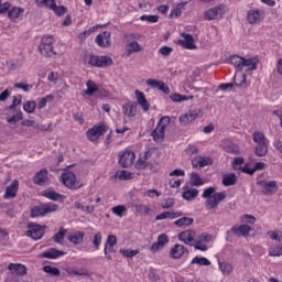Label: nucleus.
Returning <instances> with one entry per match:
<instances>
[{"mask_svg":"<svg viewBox=\"0 0 282 282\" xmlns=\"http://www.w3.org/2000/svg\"><path fill=\"white\" fill-rule=\"evenodd\" d=\"M199 116H202V110H189L178 118V122L181 127H186L191 124V122H194V120H197Z\"/></svg>","mask_w":282,"mask_h":282,"instance_id":"11","label":"nucleus"},{"mask_svg":"<svg viewBox=\"0 0 282 282\" xmlns=\"http://www.w3.org/2000/svg\"><path fill=\"white\" fill-rule=\"evenodd\" d=\"M268 144L269 143L257 144L256 155H258V158H265V155H268Z\"/></svg>","mask_w":282,"mask_h":282,"instance_id":"45","label":"nucleus"},{"mask_svg":"<svg viewBox=\"0 0 282 282\" xmlns=\"http://www.w3.org/2000/svg\"><path fill=\"white\" fill-rule=\"evenodd\" d=\"M23 109L26 113H34L36 109V101L34 100L26 101L23 106Z\"/></svg>","mask_w":282,"mask_h":282,"instance_id":"55","label":"nucleus"},{"mask_svg":"<svg viewBox=\"0 0 282 282\" xmlns=\"http://www.w3.org/2000/svg\"><path fill=\"white\" fill-rule=\"evenodd\" d=\"M65 252L56 249H48L44 251L41 257L43 259H58L59 257H64Z\"/></svg>","mask_w":282,"mask_h":282,"instance_id":"30","label":"nucleus"},{"mask_svg":"<svg viewBox=\"0 0 282 282\" xmlns=\"http://www.w3.org/2000/svg\"><path fill=\"white\" fill-rule=\"evenodd\" d=\"M252 140L256 142V144H270V141H268V138H265V134L261 131H254L252 134Z\"/></svg>","mask_w":282,"mask_h":282,"instance_id":"36","label":"nucleus"},{"mask_svg":"<svg viewBox=\"0 0 282 282\" xmlns=\"http://www.w3.org/2000/svg\"><path fill=\"white\" fill-rule=\"evenodd\" d=\"M257 65H259V58H243L242 67H246V69H248L249 72L257 69Z\"/></svg>","mask_w":282,"mask_h":282,"instance_id":"35","label":"nucleus"},{"mask_svg":"<svg viewBox=\"0 0 282 282\" xmlns=\"http://www.w3.org/2000/svg\"><path fill=\"white\" fill-rule=\"evenodd\" d=\"M4 282H19V275H15L14 273H12V271H9L7 273Z\"/></svg>","mask_w":282,"mask_h":282,"instance_id":"64","label":"nucleus"},{"mask_svg":"<svg viewBox=\"0 0 282 282\" xmlns=\"http://www.w3.org/2000/svg\"><path fill=\"white\" fill-rule=\"evenodd\" d=\"M122 112L128 118H135V116L138 115V105L133 102H127L122 106Z\"/></svg>","mask_w":282,"mask_h":282,"instance_id":"27","label":"nucleus"},{"mask_svg":"<svg viewBox=\"0 0 282 282\" xmlns=\"http://www.w3.org/2000/svg\"><path fill=\"white\" fill-rule=\"evenodd\" d=\"M181 36L183 40H176V45H180V47H184L185 50H197V45H195V39L193 35L188 33H182Z\"/></svg>","mask_w":282,"mask_h":282,"instance_id":"12","label":"nucleus"},{"mask_svg":"<svg viewBox=\"0 0 282 282\" xmlns=\"http://www.w3.org/2000/svg\"><path fill=\"white\" fill-rule=\"evenodd\" d=\"M231 231L237 237H248V235H250V232H252V227H250L249 225L234 226L231 228Z\"/></svg>","mask_w":282,"mask_h":282,"instance_id":"25","label":"nucleus"},{"mask_svg":"<svg viewBox=\"0 0 282 282\" xmlns=\"http://www.w3.org/2000/svg\"><path fill=\"white\" fill-rule=\"evenodd\" d=\"M213 160L208 156H196L192 160L193 169H204V166H210Z\"/></svg>","mask_w":282,"mask_h":282,"instance_id":"20","label":"nucleus"},{"mask_svg":"<svg viewBox=\"0 0 282 282\" xmlns=\"http://www.w3.org/2000/svg\"><path fill=\"white\" fill-rule=\"evenodd\" d=\"M26 228V237H30L33 241H39V239H43L46 226H42L36 223H29Z\"/></svg>","mask_w":282,"mask_h":282,"instance_id":"5","label":"nucleus"},{"mask_svg":"<svg viewBox=\"0 0 282 282\" xmlns=\"http://www.w3.org/2000/svg\"><path fill=\"white\" fill-rule=\"evenodd\" d=\"M257 185L260 186L262 195H276L279 192V183L276 181H257Z\"/></svg>","mask_w":282,"mask_h":282,"instance_id":"7","label":"nucleus"},{"mask_svg":"<svg viewBox=\"0 0 282 282\" xmlns=\"http://www.w3.org/2000/svg\"><path fill=\"white\" fill-rule=\"evenodd\" d=\"M86 90H85V95L86 96H94V94H96V91H99L100 89V85L96 84V82L89 79L87 83H86Z\"/></svg>","mask_w":282,"mask_h":282,"instance_id":"32","label":"nucleus"},{"mask_svg":"<svg viewBox=\"0 0 282 282\" xmlns=\"http://www.w3.org/2000/svg\"><path fill=\"white\" fill-rule=\"evenodd\" d=\"M105 133H107V126L105 123H97L86 132V135L90 142H98L100 135Z\"/></svg>","mask_w":282,"mask_h":282,"instance_id":"8","label":"nucleus"},{"mask_svg":"<svg viewBox=\"0 0 282 282\" xmlns=\"http://www.w3.org/2000/svg\"><path fill=\"white\" fill-rule=\"evenodd\" d=\"M195 230L187 229L178 234V239L185 243V246H193V242L195 241Z\"/></svg>","mask_w":282,"mask_h":282,"instance_id":"16","label":"nucleus"},{"mask_svg":"<svg viewBox=\"0 0 282 282\" xmlns=\"http://www.w3.org/2000/svg\"><path fill=\"white\" fill-rule=\"evenodd\" d=\"M169 124H171V117L165 116L160 119L156 127H160L161 129L166 131V127H169Z\"/></svg>","mask_w":282,"mask_h":282,"instance_id":"58","label":"nucleus"},{"mask_svg":"<svg viewBox=\"0 0 282 282\" xmlns=\"http://www.w3.org/2000/svg\"><path fill=\"white\" fill-rule=\"evenodd\" d=\"M165 133H166V130L156 126V128L152 131L151 135H152L154 142H164Z\"/></svg>","mask_w":282,"mask_h":282,"instance_id":"34","label":"nucleus"},{"mask_svg":"<svg viewBox=\"0 0 282 282\" xmlns=\"http://www.w3.org/2000/svg\"><path fill=\"white\" fill-rule=\"evenodd\" d=\"M126 39V54L131 56V54H138V52H142L144 46L140 44V34L130 33L124 36Z\"/></svg>","mask_w":282,"mask_h":282,"instance_id":"2","label":"nucleus"},{"mask_svg":"<svg viewBox=\"0 0 282 282\" xmlns=\"http://www.w3.org/2000/svg\"><path fill=\"white\" fill-rule=\"evenodd\" d=\"M68 276H89V270L87 268L68 267L66 268Z\"/></svg>","mask_w":282,"mask_h":282,"instance_id":"23","label":"nucleus"},{"mask_svg":"<svg viewBox=\"0 0 282 282\" xmlns=\"http://www.w3.org/2000/svg\"><path fill=\"white\" fill-rule=\"evenodd\" d=\"M65 235H67V229H61L55 236V243H63V239H65Z\"/></svg>","mask_w":282,"mask_h":282,"instance_id":"59","label":"nucleus"},{"mask_svg":"<svg viewBox=\"0 0 282 282\" xmlns=\"http://www.w3.org/2000/svg\"><path fill=\"white\" fill-rule=\"evenodd\" d=\"M61 182L70 191H78V188L83 186V184H80V182L76 178V174L69 171H66L61 175Z\"/></svg>","mask_w":282,"mask_h":282,"instance_id":"4","label":"nucleus"},{"mask_svg":"<svg viewBox=\"0 0 282 282\" xmlns=\"http://www.w3.org/2000/svg\"><path fill=\"white\" fill-rule=\"evenodd\" d=\"M166 243H169V236H166V234H161L158 237V241L152 243L151 251L160 252V250H162Z\"/></svg>","mask_w":282,"mask_h":282,"instance_id":"21","label":"nucleus"},{"mask_svg":"<svg viewBox=\"0 0 282 282\" xmlns=\"http://www.w3.org/2000/svg\"><path fill=\"white\" fill-rule=\"evenodd\" d=\"M119 164L123 169H129V166H133V162H135V153L130 150H123L119 152Z\"/></svg>","mask_w":282,"mask_h":282,"instance_id":"9","label":"nucleus"},{"mask_svg":"<svg viewBox=\"0 0 282 282\" xmlns=\"http://www.w3.org/2000/svg\"><path fill=\"white\" fill-rule=\"evenodd\" d=\"M117 177H118L119 180L127 181V180H132L133 174L130 173L129 171L121 170V171H118V172H117Z\"/></svg>","mask_w":282,"mask_h":282,"instance_id":"57","label":"nucleus"},{"mask_svg":"<svg viewBox=\"0 0 282 282\" xmlns=\"http://www.w3.org/2000/svg\"><path fill=\"white\" fill-rule=\"evenodd\" d=\"M134 95H135V98H137V102H138V105H140L141 109L143 111H149V109H151V105L147 100V97L144 96V93H142L140 90H135Z\"/></svg>","mask_w":282,"mask_h":282,"instance_id":"26","label":"nucleus"},{"mask_svg":"<svg viewBox=\"0 0 282 282\" xmlns=\"http://www.w3.org/2000/svg\"><path fill=\"white\" fill-rule=\"evenodd\" d=\"M96 43L99 47H109L111 45V32L106 31L96 36Z\"/></svg>","mask_w":282,"mask_h":282,"instance_id":"18","label":"nucleus"},{"mask_svg":"<svg viewBox=\"0 0 282 282\" xmlns=\"http://www.w3.org/2000/svg\"><path fill=\"white\" fill-rule=\"evenodd\" d=\"M218 268L224 276H229V274H232V270H235L228 262H218Z\"/></svg>","mask_w":282,"mask_h":282,"instance_id":"37","label":"nucleus"},{"mask_svg":"<svg viewBox=\"0 0 282 282\" xmlns=\"http://www.w3.org/2000/svg\"><path fill=\"white\" fill-rule=\"evenodd\" d=\"M43 196L46 197V199H51L52 202H58V200L63 199V195H61L52 189L44 191Z\"/></svg>","mask_w":282,"mask_h":282,"instance_id":"39","label":"nucleus"},{"mask_svg":"<svg viewBox=\"0 0 282 282\" xmlns=\"http://www.w3.org/2000/svg\"><path fill=\"white\" fill-rule=\"evenodd\" d=\"M184 252H186V248L182 245H175L171 250H170V257L172 259H182L184 257Z\"/></svg>","mask_w":282,"mask_h":282,"instance_id":"29","label":"nucleus"},{"mask_svg":"<svg viewBox=\"0 0 282 282\" xmlns=\"http://www.w3.org/2000/svg\"><path fill=\"white\" fill-rule=\"evenodd\" d=\"M145 83L149 87H152V89H159L160 91H163V94H171V88H169L162 80L150 78L147 79Z\"/></svg>","mask_w":282,"mask_h":282,"instance_id":"15","label":"nucleus"},{"mask_svg":"<svg viewBox=\"0 0 282 282\" xmlns=\"http://www.w3.org/2000/svg\"><path fill=\"white\" fill-rule=\"evenodd\" d=\"M85 240V232L77 231L68 236V241L70 243H74V246H80L83 241Z\"/></svg>","mask_w":282,"mask_h":282,"instance_id":"31","label":"nucleus"},{"mask_svg":"<svg viewBox=\"0 0 282 282\" xmlns=\"http://www.w3.org/2000/svg\"><path fill=\"white\" fill-rule=\"evenodd\" d=\"M120 254L127 257V259H133V257L140 254L139 250L120 249Z\"/></svg>","mask_w":282,"mask_h":282,"instance_id":"53","label":"nucleus"},{"mask_svg":"<svg viewBox=\"0 0 282 282\" xmlns=\"http://www.w3.org/2000/svg\"><path fill=\"white\" fill-rule=\"evenodd\" d=\"M186 2L177 3L170 12L171 19H178V17H182V12H184Z\"/></svg>","mask_w":282,"mask_h":282,"instance_id":"33","label":"nucleus"},{"mask_svg":"<svg viewBox=\"0 0 282 282\" xmlns=\"http://www.w3.org/2000/svg\"><path fill=\"white\" fill-rule=\"evenodd\" d=\"M54 100L53 95H46L45 97L41 98L37 104V109H45L47 107V102H52Z\"/></svg>","mask_w":282,"mask_h":282,"instance_id":"50","label":"nucleus"},{"mask_svg":"<svg viewBox=\"0 0 282 282\" xmlns=\"http://www.w3.org/2000/svg\"><path fill=\"white\" fill-rule=\"evenodd\" d=\"M17 193H19V181L14 180L9 186H7L3 197L4 199H14V197H17Z\"/></svg>","mask_w":282,"mask_h":282,"instance_id":"22","label":"nucleus"},{"mask_svg":"<svg viewBox=\"0 0 282 282\" xmlns=\"http://www.w3.org/2000/svg\"><path fill=\"white\" fill-rule=\"evenodd\" d=\"M43 271L46 272V274H52L53 276H59L61 275V270L56 267L52 265H45L43 268Z\"/></svg>","mask_w":282,"mask_h":282,"instance_id":"54","label":"nucleus"},{"mask_svg":"<svg viewBox=\"0 0 282 282\" xmlns=\"http://www.w3.org/2000/svg\"><path fill=\"white\" fill-rule=\"evenodd\" d=\"M224 186H235L237 184V175L234 173L225 174L223 176Z\"/></svg>","mask_w":282,"mask_h":282,"instance_id":"41","label":"nucleus"},{"mask_svg":"<svg viewBox=\"0 0 282 282\" xmlns=\"http://www.w3.org/2000/svg\"><path fill=\"white\" fill-rule=\"evenodd\" d=\"M24 13H25V9L21 7H12L8 11V17L10 21H12L13 23H21V21H23Z\"/></svg>","mask_w":282,"mask_h":282,"instance_id":"14","label":"nucleus"},{"mask_svg":"<svg viewBox=\"0 0 282 282\" xmlns=\"http://www.w3.org/2000/svg\"><path fill=\"white\" fill-rule=\"evenodd\" d=\"M269 257H282V243L272 245L269 248Z\"/></svg>","mask_w":282,"mask_h":282,"instance_id":"42","label":"nucleus"},{"mask_svg":"<svg viewBox=\"0 0 282 282\" xmlns=\"http://www.w3.org/2000/svg\"><path fill=\"white\" fill-rule=\"evenodd\" d=\"M246 83V74L238 72L235 74L234 77V84L237 85V87H241Z\"/></svg>","mask_w":282,"mask_h":282,"instance_id":"51","label":"nucleus"},{"mask_svg":"<svg viewBox=\"0 0 282 282\" xmlns=\"http://www.w3.org/2000/svg\"><path fill=\"white\" fill-rule=\"evenodd\" d=\"M191 184L192 186H204V181H202V177H199L198 173L193 172L189 175Z\"/></svg>","mask_w":282,"mask_h":282,"instance_id":"48","label":"nucleus"},{"mask_svg":"<svg viewBox=\"0 0 282 282\" xmlns=\"http://www.w3.org/2000/svg\"><path fill=\"white\" fill-rule=\"evenodd\" d=\"M229 63L230 65H234V67H236V69H243V57L238 56V55H232L229 58Z\"/></svg>","mask_w":282,"mask_h":282,"instance_id":"40","label":"nucleus"},{"mask_svg":"<svg viewBox=\"0 0 282 282\" xmlns=\"http://www.w3.org/2000/svg\"><path fill=\"white\" fill-rule=\"evenodd\" d=\"M112 215L122 219L123 215H127V206L119 205L111 208Z\"/></svg>","mask_w":282,"mask_h":282,"instance_id":"44","label":"nucleus"},{"mask_svg":"<svg viewBox=\"0 0 282 282\" xmlns=\"http://www.w3.org/2000/svg\"><path fill=\"white\" fill-rule=\"evenodd\" d=\"M226 14V4H218L214 8H210L204 12L205 21H215L217 19H223Z\"/></svg>","mask_w":282,"mask_h":282,"instance_id":"6","label":"nucleus"},{"mask_svg":"<svg viewBox=\"0 0 282 282\" xmlns=\"http://www.w3.org/2000/svg\"><path fill=\"white\" fill-rule=\"evenodd\" d=\"M42 207L44 208V215L56 213L58 210V205L54 203L44 204Z\"/></svg>","mask_w":282,"mask_h":282,"instance_id":"52","label":"nucleus"},{"mask_svg":"<svg viewBox=\"0 0 282 282\" xmlns=\"http://www.w3.org/2000/svg\"><path fill=\"white\" fill-rule=\"evenodd\" d=\"M199 195V191L197 188L184 186L182 197L185 202H193Z\"/></svg>","mask_w":282,"mask_h":282,"instance_id":"24","label":"nucleus"},{"mask_svg":"<svg viewBox=\"0 0 282 282\" xmlns=\"http://www.w3.org/2000/svg\"><path fill=\"white\" fill-rule=\"evenodd\" d=\"M194 223H195V219L193 218L182 217L174 221V226H176L177 228H184V227L193 226Z\"/></svg>","mask_w":282,"mask_h":282,"instance_id":"38","label":"nucleus"},{"mask_svg":"<svg viewBox=\"0 0 282 282\" xmlns=\"http://www.w3.org/2000/svg\"><path fill=\"white\" fill-rule=\"evenodd\" d=\"M265 19V13L258 9H250L247 13V21L250 25H257V23H261Z\"/></svg>","mask_w":282,"mask_h":282,"instance_id":"13","label":"nucleus"},{"mask_svg":"<svg viewBox=\"0 0 282 282\" xmlns=\"http://www.w3.org/2000/svg\"><path fill=\"white\" fill-rule=\"evenodd\" d=\"M240 221H241V224H256L257 218H254V216H252V215L246 214L240 217Z\"/></svg>","mask_w":282,"mask_h":282,"instance_id":"60","label":"nucleus"},{"mask_svg":"<svg viewBox=\"0 0 282 282\" xmlns=\"http://www.w3.org/2000/svg\"><path fill=\"white\" fill-rule=\"evenodd\" d=\"M36 217H45V210H44L43 205L35 206L31 209V218L36 219Z\"/></svg>","mask_w":282,"mask_h":282,"instance_id":"47","label":"nucleus"},{"mask_svg":"<svg viewBox=\"0 0 282 282\" xmlns=\"http://www.w3.org/2000/svg\"><path fill=\"white\" fill-rule=\"evenodd\" d=\"M158 15H141L140 21H148L149 23H158L159 21Z\"/></svg>","mask_w":282,"mask_h":282,"instance_id":"62","label":"nucleus"},{"mask_svg":"<svg viewBox=\"0 0 282 282\" xmlns=\"http://www.w3.org/2000/svg\"><path fill=\"white\" fill-rule=\"evenodd\" d=\"M85 63L89 67L105 68V67H110V65H113V59H111V57L107 55L98 56V55L89 54L85 56Z\"/></svg>","mask_w":282,"mask_h":282,"instance_id":"3","label":"nucleus"},{"mask_svg":"<svg viewBox=\"0 0 282 282\" xmlns=\"http://www.w3.org/2000/svg\"><path fill=\"white\" fill-rule=\"evenodd\" d=\"M101 245H102V232L98 231L93 237V246L95 250H100Z\"/></svg>","mask_w":282,"mask_h":282,"instance_id":"49","label":"nucleus"},{"mask_svg":"<svg viewBox=\"0 0 282 282\" xmlns=\"http://www.w3.org/2000/svg\"><path fill=\"white\" fill-rule=\"evenodd\" d=\"M203 199H206L205 207L207 210H217L219 202L226 199V192H218L217 187H207L203 191Z\"/></svg>","mask_w":282,"mask_h":282,"instance_id":"1","label":"nucleus"},{"mask_svg":"<svg viewBox=\"0 0 282 282\" xmlns=\"http://www.w3.org/2000/svg\"><path fill=\"white\" fill-rule=\"evenodd\" d=\"M36 4L43 8L45 6L46 8H54V0H35Z\"/></svg>","mask_w":282,"mask_h":282,"instance_id":"63","label":"nucleus"},{"mask_svg":"<svg viewBox=\"0 0 282 282\" xmlns=\"http://www.w3.org/2000/svg\"><path fill=\"white\" fill-rule=\"evenodd\" d=\"M170 100H172V102H184V100H193V96H185L175 93L170 96Z\"/></svg>","mask_w":282,"mask_h":282,"instance_id":"46","label":"nucleus"},{"mask_svg":"<svg viewBox=\"0 0 282 282\" xmlns=\"http://www.w3.org/2000/svg\"><path fill=\"white\" fill-rule=\"evenodd\" d=\"M194 248L195 250H200V252H206V250H208V245H206L198 238V240L194 245Z\"/></svg>","mask_w":282,"mask_h":282,"instance_id":"61","label":"nucleus"},{"mask_svg":"<svg viewBox=\"0 0 282 282\" xmlns=\"http://www.w3.org/2000/svg\"><path fill=\"white\" fill-rule=\"evenodd\" d=\"M54 40L52 36H45L42 39L40 44V53L42 56H54L56 53L54 52Z\"/></svg>","mask_w":282,"mask_h":282,"instance_id":"10","label":"nucleus"},{"mask_svg":"<svg viewBox=\"0 0 282 282\" xmlns=\"http://www.w3.org/2000/svg\"><path fill=\"white\" fill-rule=\"evenodd\" d=\"M191 263L192 265H203V267L212 265L210 260H208V258L206 257H195L194 259H192Z\"/></svg>","mask_w":282,"mask_h":282,"instance_id":"43","label":"nucleus"},{"mask_svg":"<svg viewBox=\"0 0 282 282\" xmlns=\"http://www.w3.org/2000/svg\"><path fill=\"white\" fill-rule=\"evenodd\" d=\"M9 272L17 276H25L28 274V268L21 263H10L8 267Z\"/></svg>","mask_w":282,"mask_h":282,"instance_id":"19","label":"nucleus"},{"mask_svg":"<svg viewBox=\"0 0 282 282\" xmlns=\"http://www.w3.org/2000/svg\"><path fill=\"white\" fill-rule=\"evenodd\" d=\"M20 120H23V112H17L12 117L7 118L9 124H17Z\"/></svg>","mask_w":282,"mask_h":282,"instance_id":"56","label":"nucleus"},{"mask_svg":"<svg viewBox=\"0 0 282 282\" xmlns=\"http://www.w3.org/2000/svg\"><path fill=\"white\" fill-rule=\"evenodd\" d=\"M34 184L43 186V184H50V176H47V170L43 169L36 173L34 177Z\"/></svg>","mask_w":282,"mask_h":282,"instance_id":"28","label":"nucleus"},{"mask_svg":"<svg viewBox=\"0 0 282 282\" xmlns=\"http://www.w3.org/2000/svg\"><path fill=\"white\" fill-rule=\"evenodd\" d=\"M116 243H118V238L113 235H109L106 240L104 253L106 259H109L110 261H111V256L109 254V252H113V246H116Z\"/></svg>","mask_w":282,"mask_h":282,"instance_id":"17","label":"nucleus"}]
</instances>
